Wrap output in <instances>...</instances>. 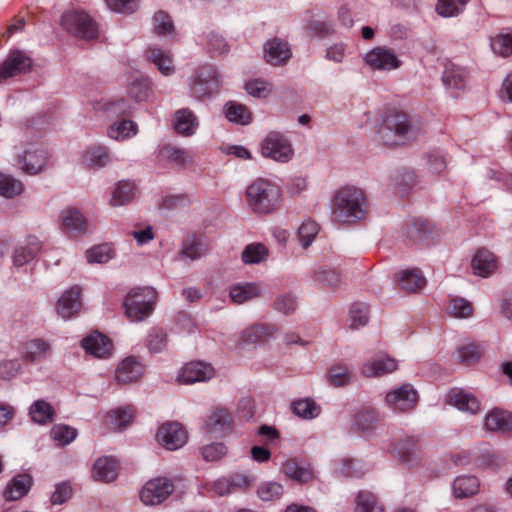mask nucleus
Returning a JSON list of instances; mask_svg holds the SVG:
<instances>
[{"instance_id": "1", "label": "nucleus", "mask_w": 512, "mask_h": 512, "mask_svg": "<svg viewBox=\"0 0 512 512\" xmlns=\"http://www.w3.org/2000/svg\"><path fill=\"white\" fill-rule=\"evenodd\" d=\"M366 213L367 204L363 192L356 187L340 188L331 200V215L335 222H354L364 218Z\"/></svg>"}, {"instance_id": "2", "label": "nucleus", "mask_w": 512, "mask_h": 512, "mask_svg": "<svg viewBox=\"0 0 512 512\" xmlns=\"http://www.w3.org/2000/svg\"><path fill=\"white\" fill-rule=\"evenodd\" d=\"M378 133L385 145H403L415 139L420 128L405 112L394 109L386 113Z\"/></svg>"}, {"instance_id": "3", "label": "nucleus", "mask_w": 512, "mask_h": 512, "mask_svg": "<svg viewBox=\"0 0 512 512\" xmlns=\"http://www.w3.org/2000/svg\"><path fill=\"white\" fill-rule=\"evenodd\" d=\"M249 208L259 214H270L281 206V191L274 182L258 178L246 190Z\"/></svg>"}, {"instance_id": "4", "label": "nucleus", "mask_w": 512, "mask_h": 512, "mask_svg": "<svg viewBox=\"0 0 512 512\" xmlns=\"http://www.w3.org/2000/svg\"><path fill=\"white\" fill-rule=\"evenodd\" d=\"M156 300L157 292L152 287L132 289L123 302L127 318L132 322L143 321L153 312Z\"/></svg>"}, {"instance_id": "5", "label": "nucleus", "mask_w": 512, "mask_h": 512, "mask_svg": "<svg viewBox=\"0 0 512 512\" xmlns=\"http://www.w3.org/2000/svg\"><path fill=\"white\" fill-rule=\"evenodd\" d=\"M62 26L70 34L90 40L98 35V28L92 18L84 13L78 11H69L62 16Z\"/></svg>"}, {"instance_id": "6", "label": "nucleus", "mask_w": 512, "mask_h": 512, "mask_svg": "<svg viewBox=\"0 0 512 512\" xmlns=\"http://www.w3.org/2000/svg\"><path fill=\"white\" fill-rule=\"evenodd\" d=\"M418 393L411 384H403L385 395V404L393 411L407 412L416 406Z\"/></svg>"}, {"instance_id": "7", "label": "nucleus", "mask_w": 512, "mask_h": 512, "mask_svg": "<svg viewBox=\"0 0 512 512\" xmlns=\"http://www.w3.org/2000/svg\"><path fill=\"white\" fill-rule=\"evenodd\" d=\"M174 491L171 480L158 477L149 480L140 492V499L145 505H158L165 501Z\"/></svg>"}, {"instance_id": "8", "label": "nucleus", "mask_w": 512, "mask_h": 512, "mask_svg": "<svg viewBox=\"0 0 512 512\" xmlns=\"http://www.w3.org/2000/svg\"><path fill=\"white\" fill-rule=\"evenodd\" d=\"M262 154L279 162L292 158L293 149L290 142L278 132H270L261 145Z\"/></svg>"}, {"instance_id": "9", "label": "nucleus", "mask_w": 512, "mask_h": 512, "mask_svg": "<svg viewBox=\"0 0 512 512\" xmlns=\"http://www.w3.org/2000/svg\"><path fill=\"white\" fill-rule=\"evenodd\" d=\"M220 82L215 69L206 65L199 69L192 84V92L195 97L202 99L217 92Z\"/></svg>"}, {"instance_id": "10", "label": "nucleus", "mask_w": 512, "mask_h": 512, "mask_svg": "<svg viewBox=\"0 0 512 512\" xmlns=\"http://www.w3.org/2000/svg\"><path fill=\"white\" fill-rule=\"evenodd\" d=\"M364 63L373 70L389 71L401 66V61L391 50L375 47L367 52L363 58Z\"/></svg>"}, {"instance_id": "11", "label": "nucleus", "mask_w": 512, "mask_h": 512, "mask_svg": "<svg viewBox=\"0 0 512 512\" xmlns=\"http://www.w3.org/2000/svg\"><path fill=\"white\" fill-rule=\"evenodd\" d=\"M215 374L214 368L202 361H192L180 370L177 381L181 384H193L210 380Z\"/></svg>"}, {"instance_id": "12", "label": "nucleus", "mask_w": 512, "mask_h": 512, "mask_svg": "<svg viewBox=\"0 0 512 512\" xmlns=\"http://www.w3.org/2000/svg\"><path fill=\"white\" fill-rule=\"evenodd\" d=\"M187 440L186 432L177 422L162 425L157 432V441L168 450L181 448Z\"/></svg>"}, {"instance_id": "13", "label": "nucleus", "mask_w": 512, "mask_h": 512, "mask_svg": "<svg viewBox=\"0 0 512 512\" xmlns=\"http://www.w3.org/2000/svg\"><path fill=\"white\" fill-rule=\"evenodd\" d=\"M50 354V343L40 338L27 340L22 343L20 348L21 359L26 364L44 361L50 356Z\"/></svg>"}, {"instance_id": "14", "label": "nucleus", "mask_w": 512, "mask_h": 512, "mask_svg": "<svg viewBox=\"0 0 512 512\" xmlns=\"http://www.w3.org/2000/svg\"><path fill=\"white\" fill-rule=\"evenodd\" d=\"M81 288L73 286L66 290L57 302V313L63 319L68 320L76 315L81 309Z\"/></svg>"}, {"instance_id": "15", "label": "nucleus", "mask_w": 512, "mask_h": 512, "mask_svg": "<svg viewBox=\"0 0 512 512\" xmlns=\"http://www.w3.org/2000/svg\"><path fill=\"white\" fill-rule=\"evenodd\" d=\"M281 471L287 478L298 483H307L314 477V471L310 463L297 458H290L284 461Z\"/></svg>"}, {"instance_id": "16", "label": "nucleus", "mask_w": 512, "mask_h": 512, "mask_svg": "<svg viewBox=\"0 0 512 512\" xmlns=\"http://www.w3.org/2000/svg\"><path fill=\"white\" fill-rule=\"evenodd\" d=\"M31 66V59L20 51L9 54L0 65V82L27 71Z\"/></svg>"}, {"instance_id": "17", "label": "nucleus", "mask_w": 512, "mask_h": 512, "mask_svg": "<svg viewBox=\"0 0 512 512\" xmlns=\"http://www.w3.org/2000/svg\"><path fill=\"white\" fill-rule=\"evenodd\" d=\"M397 369V360L386 354H383L373 360L364 363L361 367V374L368 378L381 377L383 375L392 373Z\"/></svg>"}, {"instance_id": "18", "label": "nucleus", "mask_w": 512, "mask_h": 512, "mask_svg": "<svg viewBox=\"0 0 512 512\" xmlns=\"http://www.w3.org/2000/svg\"><path fill=\"white\" fill-rule=\"evenodd\" d=\"M61 229L72 236H78L86 230V220L82 213L76 208H66L59 216Z\"/></svg>"}, {"instance_id": "19", "label": "nucleus", "mask_w": 512, "mask_h": 512, "mask_svg": "<svg viewBox=\"0 0 512 512\" xmlns=\"http://www.w3.org/2000/svg\"><path fill=\"white\" fill-rule=\"evenodd\" d=\"M144 373V367L135 357H127L118 365L115 379L118 383L128 384L138 381Z\"/></svg>"}, {"instance_id": "20", "label": "nucleus", "mask_w": 512, "mask_h": 512, "mask_svg": "<svg viewBox=\"0 0 512 512\" xmlns=\"http://www.w3.org/2000/svg\"><path fill=\"white\" fill-rule=\"evenodd\" d=\"M266 61L274 66L286 63L291 57V49L288 42L279 38L268 41L264 46Z\"/></svg>"}, {"instance_id": "21", "label": "nucleus", "mask_w": 512, "mask_h": 512, "mask_svg": "<svg viewBox=\"0 0 512 512\" xmlns=\"http://www.w3.org/2000/svg\"><path fill=\"white\" fill-rule=\"evenodd\" d=\"M85 351L98 358H106L111 355L113 344L111 340L101 333H94L82 341Z\"/></svg>"}, {"instance_id": "22", "label": "nucleus", "mask_w": 512, "mask_h": 512, "mask_svg": "<svg viewBox=\"0 0 512 512\" xmlns=\"http://www.w3.org/2000/svg\"><path fill=\"white\" fill-rule=\"evenodd\" d=\"M119 464L113 457H100L92 468V478L99 482H111L118 476Z\"/></svg>"}, {"instance_id": "23", "label": "nucleus", "mask_w": 512, "mask_h": 512, "mask_svg": "<svg viewBox=\"0 0 512 512\" xmlns=\"http://www.w3.org/2000/svg\"><path fill=\"white\" fill-rule=\"evenodd\" d=\"M447 401L457 409L471 414H475L480 410L478 399L459 388H454L448 392Z\"/></svg>"}, {"instance_id": "24", "label": "nucleus", "mask_w": 512, "mask_h": 512, "mask_svg": "<svg viewBox=\"0 0 512 512\" xmlns=\"http://www.w3.org/2000/svg\"><path fill=\"white\" fill-rule=\"evenodd\" d=\"M471 264L474 273L481 277L490 276L498 267L495 255L486 249H479Z\"/></svg>"}, {"instance_id": "25", "label": "nucleus", "mask_w": 512, "mask_h": 512, "mask_svg": "<svg viewBox=\"0 0 512 512\" xmlns=\"http://www.w3.org/2000/svg\"><path fill=\"white\" fill-rule=\"evenodd\" d=\"M48 156L45 150L37 148L29 150L19 158L21 169L29 174H37L47 164Z\"/></svg>"}, {"instance_id": "26", "label": "nucleus", "mask_w": 512, "mask_h": 512, "mask_svg": "<svg viewBox=\"0 0 512 512\" xmlns=\"http://www.w3.org/2000/svg\"><path fill=\"white\" fill-rule=\"evenodd\" d=\"M426 285V279L418 269L403 270L398 275V287L406 293H415Z\"/></svg>"}, {"instance_id": "27", "label": "nucleus", "mask_w": 512, "mask_h": 512, "mask_svg": "<svg viewBox=\"0 0 512 512\" xmlns=\"http://www.w3.org/2000/svg\"><path fill=\"white\" fill-rule=\"evenodd\" d=\"M32 478L27 474L15 476L5 487L3 496L8 501H15L25 496L32 486Z\"/></svg>"}, {"instance_id": "28", "label": "nucleus", "mask_w": 512, "mask_h": 512, "mask_svg": "<svg viewBox=\"0 0 512 512\" xmlns=\"http://www.w3.org/2000/svg\"><path fill=\"white\" fill-rule=\"evenodd\" d=\"M41 250V243L35 236H29L14 253L13 262L16 266H23L31 261Z\"/></svg>"}, {"instance_id": "29", "label": "nucleus", "mask_w": 512, "mask_h": 512, "mask_svg": "<svg viewBox=\"0 0 512 512\" xmlns=\"http://www.w3.org/2000/svg\"><path fill=\"white\" fill-rule=\"evenodd\" d=\"M484 425L490 431H510L512 430V414L501 409H493L486 415Z\"/></svg>"}, {"instance_id": "30", "label": "nucleus", "mask_w": 512, "mask_h": 512, "mask_svg": "<svg viewBox=\"0 0 512 512\" xmlns=\"http://www.w3.org/2000/svg\"><path fill=\"white\" fill-rule=\"evenodd\" d=\"M231 424V415L225 409H216L209 415L206 429L210 433L223 435L231 428Z\"/></svg>"}, {"instance_id": "31", "label": "nucleus", "mask_w": 512, "mask_h": 512, "mask_svg": "<svg viewBox=\"0 0 512 512\" xmlns=\"http://www.w3.org/2000/svg\"><path fill=\"white\" fill-rule=\"evenodd\" d=\"M466 78L467 72L455 65H447L442 77L444 85L455 95L456 91L462 90L465 87Z\"/></svg>"}, {"instance_id": "32", "label": "nucleus", "mask_w": 512, "mask_h": 512, "mask_svg": "<svg viewBox=\"0 0 512 512\" xmlns=\"http://www.w3.org/2000/svg\"><path fill=\"white\" fill-rule=\"evenodd\" d=\"M197 127V118L191 110L181 109L176 112L174 128L178 133L185 136H190L195 133Z\"/></svg>"}, {"instance_id": "33", "label": "nucleus", "mask_w": 512, "mask_h": 512, "mask_svg": "<svg viewBox=\"0 0 512 512\" xmlns=\"http://www.w3.org/2000/svg\"><path fill=\"white\" fill-rule=\"evenodd\" d=\"M136 187L133 182L120 181L111 192L110 205L123 206L130 203L135 197Z\"/></svg>"}, {"instance_id": "34", "label": "nucleus", "mask_w": 512, "mask_h": 512, "mask_svg": "<svg viewBox=\"0 0 512 512\" xmlns=\"http://www.w3.org/2000/svg\"><path fill=\"white\" fill-rule=\"evenodd\" d=\"M147 58L158 68V70L163 75L169 76L174 73L175 68L170 54L161 48H149L147 51Z\"/></svg>"}, {"instance_id": "35", "label": "nucleus", "mask_w": 512, "mask_h": 512, "mask_svg": "<svg viewBox=\"0 0 512 512\" xmlns=\"http://www.w3.org/2000/svg\"><path fill=\"white\" fill-rule=\"evenodd\" d=\"M260 293L261 290L255 283L237 284L230 288V298L235 304H243L258 297Z\"/></svg>"}, {"instance_id": "36", "label": "nucleus", "mask_w": 512, "mask_h": 512, "mask_svg": "<svg viewBox=\"0 0 512 512\" xmlns=\"http://www.w3.org/2000/svg\"><path fill=\"white\" fill-rule=\"evenodd\" d=\"M29 414L35 423L43 425L53 421L55 410L47 401L36 400L31 404Z\"/></svg>"}, {"instance_id": "37", "label": "nucleus", "mask_w": 512, "mask_h": 512, "mask_svg": "<svg viewBox=\"0 0 512 512\" xmlns=\"http://www.w3.org/2000/svg\"><path fill=\"white\" fill-rule=\"evenodd\" d=\"M479 481L474 476L457 477L453 483V493L457 498L473 496L479 490Z\"/></svg>"}, {"instance_id": "38", "label": "nucleus", "mask_w": 512, "mask_h": 512, "mask_svg": "<svg viewBox=\"0 0 512 512\" xmlns=\"http://www.w3.org/2000/svg\"><path fill=\"white\" fill-rule=\"evenodd\" d=\"M225 117L230 121L240 125H248L252 121V116L248 108L237 102H228L224 107Z\"/></svg>"}, {"instance_id": "39", "label": "nucleus", "mask_w": 512, "mask_h": 512, "mask_svg": "<svg viewBox=\"0 0 512 512\" xmlns=\"http://www.w3.org/2000/svg\"><path fill=\"white\" fill-rule=\"evenodd\" d=\"M138 132L137 124L131 120H123L113 123L108 129L110 138L123 141L135 136Z\"/></svg>"}, {"instance_id": "40", "label": "nucleus", "mask_w": 512, "mask_h": 512, "mask_svg": "<svg viewBox=\"0 0 512 512\" xmlns=\"http://www.w3.org/2000/svg\"><path fill=\"white\" fill-rule=\"evenodd\" d=\"M135 416V409L132 406L117 408L108 414L109 423L113 429H121L129 425Z\"/></svg>"}, {"instance_id": "41", "label": "nucleus", "mask_w": 512, "mask_h": 512, "mask_svg": "<svg viewBox=\"0 0 512 512\" xmlns=\"http://www.w3.org/2000/svg\"><path fill=\"white\" fill-rule=\"evenodd\" d=\"M396 453L400 461L408 466L415 465L419 460V449L411 439L401 442L397 447Z\"/></svg>"}, {"instance_id": "42", "label": "nucleus", "mask_w": 512, "mask_h": 512, "mask_svg": "<svg viewBox=\"0 0 512 512\" xmlns=\"http://www.w3.org/2000/svg\"><path fill=\"white\" fill-rule=\"evenodd\" d=\"M355 512H384V508L378 503L374 494L361 491L356 498Z\"/></svg>"}, {"instance_id": "43", "label": "nucleus", "mask_w": 512, "mask_h": 512, "mask_svg": "<svg viewBox=\"0 0 512 512\" xmlns=\"http://www.w3.org/2000/svg\"><path fill=\"white\" fill-rule=\"evenodd\" d=\"M109 161L107 149L102 146L94 147L87 150L83 155V163L87 167L100 168L105 166Z\"/></svg>"}, {"instance_id": "44", "label": "nucleus", "mask_w": 512, "mask_h": 512, "mask_svg": "<svg viewBox=\"0 0 512 512\" xmlns=\"http://www.w3.org/2000/svg\"><path fill=\"white\" fill-rule=\"evenodd\" d=\"M293 412L304 419H312L320 414V407L310 398L294 401L292 403Z\"/></svg>"}, {"instance_id": "45", "label": "nucleus", "mask_w": 512, "mask_h": 512, "mask_svg": "<svg viewBox=\"0 0 512 512\" xmlns=\"http://www.w3.org/2000/svg\"><path fill=\"white\" fill-rule=\"evenodd\" d=\"M447 312L455 318H467L473 313L472 304L460 297L452 298L446 306Z\"/></svg>"}, {"instance_id": "46", "label": "nucleus", "mask_w": 512, "mask_h": 512, "mask_svg": "<svg viewBox=\"0 0 512 512\" xmlns=\"http://www.w3.org/2000/svg\"><path fill=\"white\" fill-rule=\"evenodd\" d=\"M268 256V249L260 243L248 245L242 252V260L245 264H258Z\"/></svg>"}, {"instance_id": "47", "label": "nucleus", "mask_w": 512, "mask_h": 512, "mask_svg": "<svg viewBox=\"0 0 512 512\" xmlns=\"http://www.w3.org/2000/svg\"><path fill=\"white\" fill-rule=\"evenodd\" d=\"M490 45L493 52L500 56L512 55V31L496 35L491 39Z\"/></svg>"}, {"instance_id": "48", "label": "nucleus", "mask_w": 512, "mask_h": 512, "mask_svg": "<svg viewBox=\"0 0 512 512\" xmlns=\"http://www.w3.org/2000/svg\"><path fill=\"white\" fill-rule=\"evenodd\" d=\"M319 225L311 219L305 220L298 228V237L303 248L311 245L315 237L319 233Z\"/></svg>"}, {"instance_id": "49", "label": "nucleus", "mask_w": 512, "mask_h": 512, "mask_svg": "<svg viewBox=\"0 0 512 512\" xmlns=\"http://www.w3.org/2000/svg\"><path fill=\"white\" fill-rule=\"evenodd\" d=\"M468 0H438L436 11L443 17L458 15L466 6Z\"/></svg>"}, {"instance_id": "50", "label": "nucleus", "mask_w": 512, "mask_h": 512, "mask_svg": "<svg viewBox=\"0 0 512 512\" xmlns=\"http://www.w3.org/2000/svg\"><path fill=\"white\" fill-rule=\"evenodd\" d=\"M23 190V185L19 180L6 175L0 174V195L11 198L19 195Z\"/></svg>"}, {"instance_id": "51", "label": "nucleus", "mask_w": 512, "mask_h": 512, "mask_svg": "<svg viewBox=\"0 0 512 512\" xmlns=\"http://www.w3.org/2000/svg\"><path fill=\"white\" fill-rule=\"evenodd\" d=\"M283 491V486L280 483L269 481L258 487L257 495L263 501H274L281 497Z\"/></svg>"}, {"instance_id": "52", "label": "nucleus", "mask_w": 512, "mask_h": 512, "mask_svg": "<svg viewBox=\"0 0 512 512\" xmlns=\"http://www.w3.org/2000/svg\"><path fill=\"white\" fill-rule=\"evenodd\" d=\"M351 378L352 376L345 365L336 364L329 369L328 380L333 386L341 387L347 385L350 383Z\"/></svg>"}, {"instance_id": "53", "label": "nucleus", "mask_w": 512, "mask_h": 512, "mask_svg": "<svg viewBox=\"0 0 512 512\" xmlns=\"http://www.w3.org/2000/svg\"><path fill=\"white\" fill-rule=\"evenodd\" d=\"M113 256V248L108 244L95 246L86 252L89 263H106Z\"/></svg>"}, {"instance_id": "54", "label": "nucleus", "mask_w": 512, "mask_h": 512, "mask_svg": "<svg viewBox=\"0 0 512 512\" xmlns=\"http://www.w3.org/2000/svg\"><path fill=\"white\" fill-rule=\"evenodd\" d=\"M51 436L59 445H67L77 437V430L68 425L58 424L52 428Z\"/></svg>"}, {"instance_id": "55", "label": "nucleus", "mask_w": 512, "mask_h": 512, "mask_svg": "<svg viewBox=\"0 0 512 512\" xmlns=\"http://www.w3.org/2000/svg\"><path fill=\"white\" fill-rule=\"evenodd\" d=\"M483 355V349L480 345L470 343L462 346L458 350V357L464 364L471 365L476 363Z\"/></svg>"}, {"instance_id": "56", "label": "nucleus", "mask_w": 512, "mask_h": 512, "mask_svg": "<svg viewBox=\"0 0 512 512\" xmlns=\"http://www.w3.org/2000/svg\"><path fill=\"white\" fill-rule=\"evenodd\" d=\"M350 327L357 329L368 322V306L364 303H355L350 308Z\"/></svg>"}, {"instance_id": "57", "label": "nucleus", "mask_w": 512, "mask_h": 512, "mask_svg": "<svg viewBox=\"0 0 512 512\" xmlns=\"http://www.w3.org/2000/svg\"><path fill=\"white\" fill-rule=\"evenodd\" d=\"M270 328L263 325H254L242 332L241 339L244 343H255L258 340H264L265 337L271 336Z\"/></svg>"}, {"instance_id": "58", "label": "nucleus", "mask_w": 512, "mask_h": 512, "mask_svg": "<svg viewBox=\"0 0 512 512\" xmlns=\"http://www.w3.org/2000/svg\"><path fill=\"white\" fill-rule=\"evenodd\" d=\"M153 22L154 30L157 35L164 36L173 32V22L167 13L163 11L155 13Z\"/></svg>"}, {"instance_id": "59", "label": "nucleus", "mask_w": 512, "mask_h": 512, "mask_svg": "<svg viewBox=\"0 0 512 512\" xmlns=\"http://www.w3.org/2000/svg\"><path fill=\"white\" fill-rule=\"evenodd\" d=\"M167 344L166 333L160 328H153L148 335L147 345L150 352L162 351Z\"/></svg>"}, {"instance_id": "60", "label": "nucleus", "mask_w": 512, "mask_h": 512, "mask_svg": "<svg viewBox=\"0 0 512 512\" xmlns=\"http://www.w3.org/2000/svg\"><path fill=\"white\" fill-rule=\"evenodd\" d=\"M108 8L116 13L131 14L139 7V0H105Z\"/></svg>"}, {"instance_id": "61", "label": "nucleus", "mask_w": 512, "mask_h": 512, "mask_svg": "<svg viewBox=\"0 0 512 512\" xmlns=\"http://www.w3.org/2000/svg\"><path fill=\"white\" fill-rule=\"evenodd\" d=\"M228 477L233 492L246 491L255 481L253 476L240 472L229 474Z\"/></svg>"}, {"instance_id": "62", "label": "nucleus", "mask_w": 512, "mask_h": 512, "mask_svg": "<svg viewBox=\"0 0 512 512\" xmlns=\"http://www.w3.org/2000/svg\"><path fill=\"white\" fill-rule=\"evenodd\" d=\"M245 89L249 95L258 98L267 97L271 93V85L259 79L246 83Z\"/></svg>"}, {"instance_id": "63", "label": "nucleus", "mask_w": 512, "mask_h": 512, "mask_svg": "<svg viewBox=\"0 0 512 512\" xmlns=\"http://www.w3.org/2000/svg\"><path fill=\"white\" fill-rule=\"evenodd\" d=\"M226 447L221 443L204 446L201 454L206 461H218L226 454Z\"/></svg>"}, {"instance_id": "64", "label": "nucleus", "mask_w": 512, "mask_h": 512, "mask_svg": "<svg viewBox=\"0 0 512 512\" xmlns=\"http://www.w3.org/2000/svg\"><path fill=\"white\" fill-rule=\"evenodd\" d=\"M21 370L18 360L0 361V379L10 380L16 377Z\"/></svg>"}]
</instances>
